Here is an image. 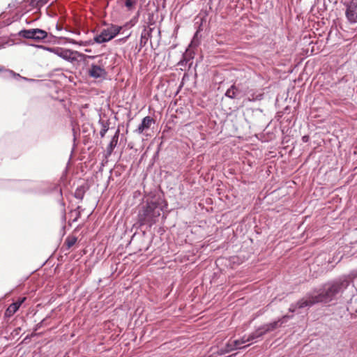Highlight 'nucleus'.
Listing matches in <instances>:
<instances>
[{"label":"nucleus","instance_id":"obj_1","mask_svg":"<svg viewBox=\"0 0 357 357\" xmlns=\"http://www.w3.org/2000/svg\"><path fill=\"white\" fill-rule=\"evenodd\" d=\"M349 281L346 276L341 277L335 280L327 282L321 289L314 291L307 294L296 303L290 305L289 311L294 312L297 308L311 307L319 303H328L336 296L344 292L348 287Z\"/></svg>","mask_w":357,"mask_h":357},{"label":"nucleus","instance_id":"obj_11","mask_svg":"<svg viewBox=\"0 0 357 357\" xmlns=\"http://www.w3.org/2000/svg\"><path fill=\"white\" fill-rule=\"evenodd\" d=\"M153 29V28L148 27L144 28V30L142 31L139 43L141 47H144L146 45L148 40L151 38V34Z\"/></svg>","mask_w":357,"mask_h":357},{"label":"nucleus","instance_id":"obj_19","mask_svg":"<svg viewBox=\"0 0 357 357\" xmlns=\"http://www.w3.org/2000/svg\"><path fill=\"white\" fill-rule=\"evenodd\" d=\"M232 342H233L232 348H236V349H243L245 347H241V344L239 340H234V341H232Z\"/></svg>","mask_w":357,"mask_h":357},{"label":"nucleus","instance_id":"obj_9","mask_svg":"<svg viewBox=\"0 0 357 357\" xmlns=\"http://www.w3.org/2000/svg\"><path fill=\"white\" fill-rule=\"evenodd\" d=\"M90 77L98 79L103 77L106 75L105 70L99 66L92 64L88 70Z\"/></svg>","mask_w":357,"mask_h":357},{"label":"nucleus","instance_id":"obj_14","mask_svg":"<svg viewBox=\"0 0 357 357\" xmlns=\"http://www.w3.org/2000/svg\"><path fill=\"white\" fill-rule=\"evenodd\" d=\"M266 333V332L265 331L264 326H261L259 327L257 329H256L253 333L249 335L250 340H251V341H254L256 339L262 337Z\"/></svg>","mask_w":357,"mask_h":357},{"label":"nucleus","instance_id":"obj_8","mask_svg":"<svg viewBox=\"0 0 357 357\" xmlns=\"http://www.w3.org/2000/svg\"><path fill=\"white\" fill-rule=\"evenodd\" d=\"M154 123V119L152 117L147 116L142 119V123L139 125L135 132L137 134H142L144 131L149 129L151 125Z\"/></svg>","mask_w":357,"mask_h":357},{"label":"nucleus","instance_id":"obj_22","mask_svg":"<svg viewBox=\"0 0 357 357\" xmlns=\"http://www.w3.org/2000/svg\"><path fill=\"white\" fill-rule=\"evenodd\" d=\"M108 130V128L107 126H103V128L100 131V135L101 137H103L105 135V133Z\"/></svg>","mask_w":357,"mask_h":357},{"label":"nucleus","instance_id":"obj_23","mask_svg":"<svg viewBox=\"0 0 357 357\" xmlns=\"http://www.w3.org/2000/svg\"><path fill=\"white\" fill-rule=\"evenodd\" d=\"M9 73L11 74L13 77H20L21 79H25V80H29L28 79H26V77H23L22 76H20L19 74H17L15 73H14L13 71L12 70H10L9 71Z\"/></svg>","mask_w":357,"mask_h":357},{"label":"nucleus","instance_id":"obj_25","mask_svg":"<svg viewBox=\"0 0 357 357\" xmlns=\"http://www.w3.org/2000/svg\"><path fill=\"white\" fill-rule=\"evenodd\" d=\"M130 36V35H128V36H126L124 38H123L122 40H126L128 37Z\"/></svg>","mask_w":357,"mask_h":357},{"label":"nucleus","instance_id":"obj_18","mask_svg":"<svg viewBox=\"0 0 357 357\" xmlns=\"http://www.w3.org/2000/svg\"><path fill=\"white\" fill-rule=\"evenodd\" d=\"M233 342L232 341L231 342H229L226 345V349L224 351H222L221 354H224V353H227V352H229V351H234L236 349V348H232L233 347Z\"/></svg>","mask_w":357,"mask_h":357},{"label":"nucleus","instance_id":"obj_2","mask_svg":"<svg viewBox=\"0 0 357 357\" xmlns=\"http://www.w3.org/2000/svg\"><path fill=\"white\" fill-rule=\"evenodd\" d=\"M167 203L160 193L146 197L145 204L139 208L137 220L140 225L152 226L158 220L161 212L167 208Z\"/></svg>","mask_w":357,"mask_h":357},{"label":"nucleus","instance_id":"obj_7","mask_svg":"<svg viewBox=\"0 0 357 357\" xmlns=\"http://www.w3.org/2000/svg\"><path fill=\"white\" fill-rule=\"evenodd\" d=\"M292 316L284 315L282 318L273 322L263 325L265 331L267 333L274 331L275 328L282 326L283 324L287 322L289 319H291Z\"/></svg>","mask_w":357,"mask_h":357},{"label":"nucleus","instance_id":"obj_26","mask_svg":"<svg viewBox=\"0 0 357 357\" xmlns=\"http://www.w3.org/2000/svg\"><path fill=\"white\" fill-rule=\"evenodd\" d=\"M56 27L57 29H59V26L57 24H56Z\"/></svg>","mask_w":357,"mask_h":357},{"label":"nucleus","instance_id":"obj_5","mask_svg":"<svg viewBox=\"0 0 357 357\" xmlns=\"http://www.w3.org/2000/svg\"><path fill=\"white\" fill-rule=\"evenodd\" d=\"M345 17L349 24H357V0L345 1Z\"/></svg>","mask_w":357,"mask_h":357},{"label":"nucleus","instance_id":"obj_20","mask_svg":"<svg viewBox=\"0 0 357 357\" xmlns=\"http://www.w3.org/2000/svg\"><path fill=\"white\" fill-rule=\"evenodd\" d=\"M239 340H240V342H241V344L251 341V340H250V336L249 335L247 337L245 336H243Z\"/></svg>","mask_w":357,"mask_h":357},{"label":"nucleus","instance_id":"obj_15","mask_svg":"<svg viewBox=\"0 0 357 357\" xmlns=\"http://www.w3.org/2000/svg\"><path fill=\"white\" fill-rule=\"evenodd\" d=\"M86 187L85 186H80V187H78L75 192V197L77 198V199H82L83 197H84V195L86 192Z\"/></svg>","mask_w":357,"mask_h":357},{"label":"nucleus","instance_id":"obj_24","mask_svg":"<svg viewBox=\"0 0 357 357\" xmlns=\"http://www.w3.org/2000/svg\"><path fill=\"white\" fill-rule=\"evenodd\" d=\"M303 141H304V142H307V137H306V136L303 137Z\"/></svg>","mask_w":357,"mask_h":357},{"label":"nucleus","instance_id":"obj_4","mask_svg":"<svg viewBox=\"0 0 357 357\" xmlns=\"http://www.w3.org/2000/svg\"><path fill=\"white\" fill-rule=\"evenodd\" d=\"M18 36L24 38L40 41L47 37V33L40 29H30L21 30L18 33Z\"/></svg>","mask_w":357,"mask_h":357},{"label":"nucleus","instance_id":"obj_27","mask_svg":"<svg viewBox=\"0 0 357 357\" xmlns=\"http://www.w3.org/2000/svg\"><path fill=\"white\" fill-rule=\"evenodd\" d=\"M236 354H233V355H230L229 357H232L234 356H235Z\"/></svg>","mask_w":357,"mask_h":357},{"label":"nucleus","instance_id":"obj_21","mask_svg":"<svg viewBox=\"0 0 357 357\" xmlns=\"http://www.w3.org/2000/svg\"><path fill=\"white\" fill-rule=\"evenodd\" d=\"M36 2V4L39 6H42L46 4L49 0H34Z\"/></svg>","mask_w":357,"mask_h":357},{"label":"nucleus","instance_id":"obj_17","mask_svg":"<svg viewBox=\"0 0 357 357\" xmlns=\"http://www.w3.org/2000/svg\"><path fill=\"white\" fill-rule=\"evenodd\" d=\"M137 3V0H125V6L128 10H131Z\"/></svg>","mask_w":357,"mask_h":357},{"label":"nucleus","instance_id":"obj_16","mask_svg":"<svg viewBox=\"0 0 357 357\" xmlns=\"http://www.w3.org/2000/svg\"><path fill=\"white\" fill-rule=\"evenodd\" d=\"M76 242H77V238L75 236H68L66 239V244L68 248H70L72 246H73Z\"/></svg>","mask_w":357,"mask_h":357},{"label":"nucleus","instance_id":"obj_6","mask_svg":"<svg viewBox=\"0 0 357 357\" xmlns=\"http://www.w3.org/2000/svg\"><path fill=\"white\" fill-rule=\"evenodd\" d=\"M47 50L66 61H73L75 59L73 56V52L70 50L61 47L47 48Z\"/></svg>","mask_w":357,"mask_h":357},{"label":"nucleus","instance_id":"obj_3","mask_svg":"<svg viewBox=\"0 0 357 357\" xmlns=\"http://www.w3.org/2000/svg\"><path fill=\"white\" fill-rule=\"evenodd\" d=\"M121 29L122 26L111 24L107 29H102L100 34L94 37L93 40L98 44L108 42L115 38L116 36L120 33Z\"/></svg>","mask_w":357,"mask_h":357},{"label":"nucleus","instance_id":"obj_13","mask_svg":"<svg viewBox=\"0 0 357 357\" xmlns=\"http://www.w3.org/2000/svg\"><path fill=\"white\" fill-rule=\"evenodd\" d=\"M239 93L240 90L234 84H233L227 90L225 96L229 98L234 99L237 98Z\"/></svg>","mask_w":357,"mask_h":357},{"label":"nucleus","instance_id":"obj_12","mask_svg":"<svg viewBox=\"0 0 357 357\" xmlns=\"http://www.w3.org/2000/svg\"><path fill=\"white\" fill-rule=\"evenodd\" d=\"M119 136V130H117L115 132V135L112 138V139L107 148V152L109 155H110L112 153L114 149L116 147L117 142H118Z\"/></svg>","mask_w":357,"mask_h":357},{"label":"nucleus","instance_id":"obj_10","mask_svg":"<svg viewBox=\"0 0 357 357\" xmlns=\"http://www.w3.org/2000/svg\"><path fill=\"white\" fill-rule=\"evenodd\" d=\"M26 300L25 297L20 298L17 301L10 304L6 311V315L8 317L13 316Z\"/></svg>","mask_w":357,"mask_h":357}]
</instances>
